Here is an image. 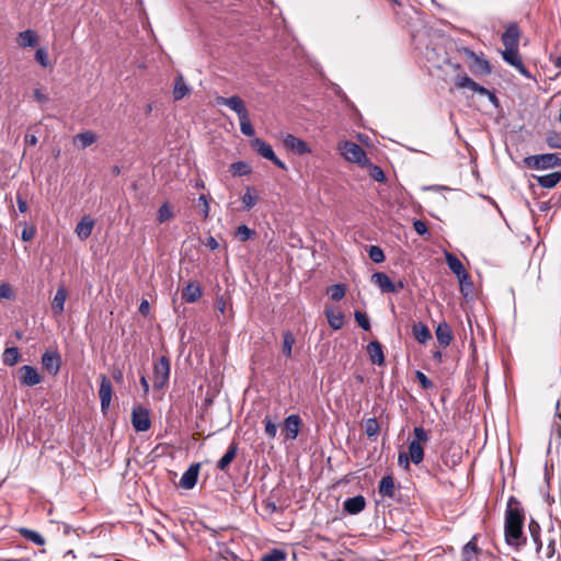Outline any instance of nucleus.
<instances>
[{
  "label": "nucleus",
  "instance_id": "nucleus-1",
  "mask_svg": "<svg viewBox=\"0 0 561 561\" xmlns=\"http://www.w3.org/2000/svg\"><path fill=\"white\" fill-rule=\"evenodd\" d=\"M524 520L522 503L515 496H511L505 511L504 536L506 543L515 549H519L526 543L523 531Z\"/></svg>",
  "mask_w": 561,
  "mask_h": 561
},
{
  "label": "nucleus",
  "instance_id": "nucleus-2",
  "mask_svg": "<svg viewBox=\"0 0 561 561\" xmlns=\"http://www.w3.org/2000/svg\"><path fill=\"white\" fill-rule=\"evenodd\" d=\"M341 156L348 162L357 163L358 165L365 167L369 163L365 150L356 142L342 141L337 147Z\"/></svg>",
  "mask_w": 561,
  "mask_h": 561
},
{
  "label": "nucleus",
  "instance_id": "nucleus-3",
  "mask_svg": "<svg viewBox=\"0 0 561 561\" xmlns=\"http://www.w3.org/2000/svg\"><path fill=\"white\" fill-rule=\"evenodd\" d=\"M171 364L167 356H161L153 363V388L157 390L163 389L170 378Z\"/></svg>",
  "mask_w": 561,
  "mask_h": 561
},
{
  "label": "nucleus",
  "instance_id": "nucleus-4",
  "mask_svg": "<svg viewBox=\"0 0 561 561\" xmlns=\"http://www.w3.org/2000/svg\"><path fill=\"white\" fill-rule=\"evenodd\" d=\"M525 163L534 169H550L561 165V158L557 153L534 154L525 158Z\"/></svg>",
  "mask_w": 561,
  "mask_h": 561
},
{
  "label": "nucleus",
  "instance_id": "nucleus-5",
  "mask_svg": "<svg viewBox=\"0 0 561 561\" xmlns=\"http://www.w3.org/2000/svg\"><path fill=\"white\" fill-rule=\"evenodd\" d=\"M251 145L261 157L270 160L273 164H275L276 167H278L282 170L287 169L286 164L280 159L277 158V156L275 154V152L270 144H267L266 141H264L260 138H254L251 141Z\"/></svg>",
  "mask_w": 561,
  "mask_h": 561
},
{
  "label": "nucleus",
  "instance_id": "nucleus-6",
  "mask_svg": "<svg viewBox=\"0 0 561 561\" xmlns=\"http://www.w3.org/2000/svg\"><path fill=\"white\" fill-rule=\"evenodd\" d=\"M131 424L136 432H146L151 427L149 410L142 405L133 408Z\"/></svg>",
  "mask_w": 561,
  "mask_h": 561
},
{
  "label": "nucleus",
  "instance_id": "nucleus-7",
  "mask_svg": "<svg viewBox=\"0 0 561 561\" xmlns=\"http://www.w3.org/2000/svg\"><path fill=\"white\" fill-rule=\"evenodd\" d=\"M302 426L301 417L298 414H290L284 420L282 434L285 440H294L297 438Z\"/></svg>",
  "mask_w": 561,
  "mask_h": 561
},
{
  "label": "nucleus",
  "instance_id": "nucleus-8",
  "mask_svg": "<svg viewBox=\"0 0 561 561\" xmlns=\"http://www.w3.org/2000/svg\"><path fill=\"white\" fill-rule=\"evenodd\" d=\"M216 104L228 106L231 111L236 112L238 118L249 113L243 100L238 95H232L230 98L217 96Z\"/></svg>",
  "mask_w": 561,
  "mask_h": 561
},
{
  "label": "nucleus",
  "instance_id": "nucleus-9",
  "mask_svg": "<svg viewBox=\"0 0 561 561\" xmlns=\"http://www.w3.org/2000/svg\"><path fill=\"white\" fill-rule=\"evenodd\" d=\"M455 85L458 89L467 88L471 90L474 93H478L480 95L486 96L489 93V89L480 85L476 81H473L471 78H469L466 73H458L455 77Z\"/></svg>",
  "mask_w": 561,
  "mask_h": 561
},
{
  "label": "nucleus",
  "instance_id": "nucleus-10",
  "mask_svg": "<svg viewBox=\"0 0 561 561\" xmlns=\"http://www.w3.org/2000/svg\"><path fill=\"white\" fill-rule=\"evenodd\" d=\"M283 142L287 149L291 150L296 154L304 156L311 152V148L305 140L291 134H287Z\"/></svg>",
  "mask_w": 561,
  "mask_h": 561
},
{
  "label": "nucleus",
  "instance_id": "nucleus-11",
  "mask_svg": "<svg viewBox=\"0 0 561 561\" xmlns=\"http://www.w3.org/2000/svg\"><path fill=\"white\" fill-rule=\"evenodd\" d=\"M20 373V382L23 386L33 387L41 382L42 377L38 374L37 369L30 365H24L19 369Z\"/></svg>",
  "mask_w": 561,
  "mask_h": 561
},
{
  "label": "nucleus",
  "instance_id": "nucleus-12",
  "mask_svg": "<svg viewBox=\"0 0 561 561\" xmlns=\"http://www.w3.org/2000/svg\"><path fill=\"white\" fill-rule=\"evenodd\" d=\"M112 393L113 387L111 380L105 375H101L99 397L102 411H106L110 408Z\"/></svg>",
  "mask_w": 561,
  "mask_h": 561
},
{
  "label": "nucleus",
  "instance_id": "nucleus-13",
  "mask_svg": "<svg viewBox=\"0 0 561 561\" xmlns=\"http://www.w3.org/2000/svg\"><path fill=\"white\" fill-rule=\"evenodd\" d=\"M469 57L473 59L470 70L476 76H488L491 73V66L484 58L477 56L472 50L465 49Z\"/></svg>",
  "mask_w": 561,
  "mask_h": 561
},
{
  "label": "nucleus",
  "instance_id": "nucleus-14",
  "mask_svg": "<svg viewBox=\"0 0 561 561\" xmlns=\"http://www.w3.org/2000/svg\"><path fill=\"white\" fill-rule=\"evenodd\" d=\"M519 36L520 31L518 25L516 23H511L502 34V43L505 48H518Z\"/></svg>",
  "mask_w": 561,
  "mask_h": 561
},
{
  "label": "nucleus",
  "instance_id": "nucleus-15",
  "mask_svg": "<svg viewBox=\"0 0 561 561\" xmlns=\"http://www.w3.org/2000/svg\"><path fill=\"white\" fill-rule=\"evenodd\" d=\"M199 463H192L188 467V469L182 474L179 482V485L182 489L192 490L196 485L199 473Z\"/></svg>",
  "mask_w": 561,
  "mask_h": 561
},
{
  "label": "nucleus",
  "instance_id": "nucleus-16",
  "mask_svg": "<svg viewBox=\"0 0 561 561\" xmlns=\"http://www.w3.org/2000/svg\"><path fill=\"white\" fill-rule=\"evenodd\" d=\"M43 367L51 375H57L61 366V357L57 352H45L42 355Z\"/></svg>",
  "mask_w": 561,
  "mask_h": 561
},
{
  "label": "nucleus",
  "instance_id": "nucleus-17",
  "mask_svg": "<svg viewBox=\"0 0 561 561\" xmlns=\"http://www.w3.org/2000/svg\"><path fill=\"white\" fill-rule=\"evenodd\" d=\"M445 257L449 270L457 276L459 282L468 278V272L456 255L445 252Z\"/></svg>",
  "mask_w": 561,
  "mask_h": 561
},
{
  "label": "nucleus",
  "instance_id": "nucleus-18",
  "mask_svg": "<svg viewBox=\"0 0 561 561\" xmlns=\"http://www.w3.org/2000/svg\"><path fill=\"white\" fill-rule=\"evenodd\" d=\"M366 507V499L363 495L348 497L343 503V510L350 515H357Z\"/></svg>",
  "mask_w": 561,
  "mask_h": 561
},
{
  "label": "nucleus",
  "instance_id": "nucleus-19",
  "mask_svg": "<svg viewBox=\"0 0 561 561\" xmlns=\"http://www.w3.org/2000/svg\"><path fill=\"white\" fill-rule=\"evenodd\" d=\"M371 282L380 288L382 293L396 294L394 283L383 272H376L371 275Z\"/></svg>",
  "mask_w": 561,
  "mask_h": 561
},
{
  "label": "nucleus",
  "instance_id": "nucleus-20",
  "mask_svg": "<svg viewBox=\"0 0 561 561\" xmlns=\"http://www.w3.org/2000/svg\"><path fill=\"white\" fill-rule=\"evenodd\" d=\"M436 339L442 347H447L454 340L450 325L447 322H440L435 330Z\"/></svg>",
  "mask_w": 561,
  "mask_h": 561
},
{
  "label": "nucleus",
  "instance_id": "nucleus-21",
  "mask_svg": "<svg viewBox=\"0 0 561 561\" xmlns=\"http://www.w3.org/2000/svg\"><path fill=\"white\" fill-rule=\"evenodd\" d=\"M367 353L373 364L381 366L385 363L382 345L379 341H371L367 345Z\"/></svg>",
  "mask_w": 561,
  "mask_h": 561
},
{
  "label": "nucleus",
  "instance_id": "nucleus-22",
  "mask_svg": "<svg viewBox=\"0 0 561 561\" xmlns=\"http://www.w3.org/2000/svg\"><path fill=\"white\" fill-rule=\"evenodd\" d=\"M478 536L474 535L463 547L461 551L462 561H478V554L481 550L477 545Z\"/></svg>",
  "mask_w": 561,
  "mask_h": 561
},
{
  "label": "nucleus",
  "instance_id": "nucleus-23",
  "mask_svg": "<svg viewBox=\"0 0 561 561\" xmlns=\"http://www.w3.org/2000/svg\"><path fill=\"white\" fill-rule=\"evenodd\" d=\"M67 295V289L64 286L58 287L51 301V311L55 316H60L64 312Z\"/></svg>",
  "mask_w": 561,
  "mask_h": 561
},
{
  "label": "nucleus",
  "instance_id": "nucleus-24",
  "mask_svg": "<svg viewBox=\"0 0 561 561\" xmlns=\"http://www.w3.org/2000/svg\"><path fill=\"white\" fill-rule=\"evenodd\" d=\"M94 220L89 216H84L76 226V233L80 240L88 239L93 230Z\"/></svg>",
  "mask_w": 561,
  "mask_h": 561
},
{
  "label": "nucleus",
  "instance_id": "nucleus-25",
  "mask_svg": "<svg viewBox=\"0 0 561 561\" xmlns=\"http://www.w3.org/2000/svg\"><path fill=\"white\" fill-rule=\"evenodd\" d=\"M202 297V289L197 283H188L182 290V299L187 304L196 302Z\"/></svg>",
  "mask_w": 561,
  "mask_h": 561
},
{
  "label": "nucleus",
  "instance_id": "nucleus-26",
  "mask_svg": "<svg viewBox=\"0 0 561 561\" xmlns=\"http://www.w3.org/2000/svg\"><path fill=\"white\" fill-rule=\"evenodd\" d=\"M238 453V445L236 443H231L228 446L227 451L225 455L218 460L217 462V469L219 471H227L229 465L232 462V460L236 458Z\"/></svg>",
  "mask_w": 561,
  "mask_h": 561
},
{
  "label": "nucleus",
  "instance_id": "nucleus-27",
  "mask_svg": "<svg viewBox=\"0 0 561 561\" xmlns=\"http://www.w3.org/2000/svg\"><path fill=\"white\" fill-rule=\"evenodd\" d=\"M38 43V35L33 30H25L18 35V44L21 48L35 47Z\"/></svg>",
  "mask_w": 561,
  "mask_h": 561
},
{
  "label": "nucleus",
  "instance_id": "nucleus-28",
  "mask_svg": "<svg viewBox=\"0 0 561 561\" xmlns=\"http://www.w3.org/2000/svg\"><path fill=\"white\" fill-rule=\"evenodd\" d=\"M412 334L414 339L421 344H425L432 339L430 329L423 322H416L412 325Z\"/></svg>",
  "mask_w": 561,
  "mask_h": 561
},
{
  "label": "nucleus",
  "instance_id": "nucleus-29",
  "mask_svg": "<svg viewBox=\"0 0 561 561\" xmlns=\"http://www.w3.org/2000/svg\"><path fill=\"white\" fill-rule=\"evenodd\" d=\"M191 92L190 87L186 84L183 75L179 73L174 80L173 99L175 101L182 100Z\"/></svg>",
  "mask_w": 561,
  "mask_h": 561
},
{
  "label": "nucleus",
  "instance_id": "nucleus-30",
  "mask_svg": "<svg viewBox=\"0 0 561 561\" xmlns=\"http://www.w3.org/2000/svg\"><path fill=\"white\" fill-rule=\"evenodd\" d=\"M378 490L382 497L393 499L396 493L393 478L391 476L382 477Z\"/></svg>",
  "mask_w": 561,
  "mask_h": 561
},
{
  "label": "nucleus",
  "instance_id": "nucleus-31",
  "mask_svg": "<svg viewBox=\"0 0 561 561\" xmlns=\"http://www.w3.org/2000/svg\"><path fill=\"white\" fill-rule=\"evenodd\" d=\"M561 181V172L554 171L549 174L537 176V182L541 187L553 188Z\"/></svg>",
  "mask_w": 561,
  "mask_h": 561
},
{
  "label": "nucleus",
  "instance_id": "nucleus-32",
  "mask_svg": "<svg viewBox=\"0 0 561 561\" xmlns=\"http://www.w3.org/2000/svg\"><path fill=\"white\" fill-rule=\"evenodd\" d=\"M325 317L328 319L329 325L333 330H339L344 324V316H343V313L342 312H334V310L332 308H327L325 309Z\"/></svg>",
  "mask_w": 561,
  "mask_h": 561
},
{
  "label": "nucleus",
  "instance_id": "nucleus-33",
  "mask_svg": "<svg viewBox=\"0 0 561 561\" xmlns=\"http://www.w3.org/2000/svg\"><path fill=\"white\" fill-rule=\"evenodd\" d=\"M19 534L26 540L33 542L36 546H44L45 538L37 531L28 529V528H20Z\"/></svg>",
  "mask_w": 561,
  "mask_h": 561
},
{
  "label": "nucleus",
  "instance_id": "nucleus-34",
  "mask_svg": "<svg viewBox=\"0 0 561 561\" xmlns=\"http://www.w3.org/2000/svg\"><path fill=\"white\" fill-rule=\"evenodd\" d=\"M410 459L414 465H419L424 459V448L416 442H410L409 444Z\"/></svg>",
  "mask_w": 561,
  "mask_h": 561
},
{
  "label": "nucleus",
  "instance_id": "nucleus-35",
  "mask_svg": "<svg viewBox=\"0 0 561 561\" xmlns=\"http://www.w3.org/2000/svg\"><path fill=\"white\" fill-rule=\"evenodd\" d=\"M19 348L15 346L7 347L2 355L3 364L7 366H14L20 359Z\"/></svg>",
  "mask_w": 561,
  "mask_h": 561
},
{
  "label": "nucleus",
  "instance_id": "nucleus-36",
  "mask_svg": "<svg viewBox=\"0 0 561 561\" xmlns=\"http://www.w3.org/2000/svg\"><path fill=\"white\" fill-rule=\"evenodd\" d=\"M96 139H98V137L92 130H87V131L77 134L73 138V141H75V144L77 141H79L80 146L82 148H87V147L91 146L92 144H94L96 141Z\"/></svg>",
  "mask_w": 561,
  "mask_h": 561
},
{
  "label": "nucleus",
  "instance_id": "nucleus-37",
  "mask_svg": "<svg viewBox=\"0 0 561 561\" xmlns=\"http://www.w3.org/2000/svg\"><path fill=\"white\" fill-rule=\"evenodd\" d=\"M502 57L508 65L514 68H516L522 62L518 48H505V50L502 51Z\"/></svg>",
  "mask_w": 561,
  "mask_h": 561
},
{
  "label": "nucleus",
  "instance_id": "nucleus-38",
  "mask_svg": "<svg viewBox=\"0 0 561 561\" xmlns=\"http://www.w3.org/2000/svg\"><path fill=\"white\" fill-rule=\"evenodd\" d=\"M529 533H530V536H531V539L535 543V549L537 552H539L542 548V542L540 540V526L537 522H535L534 519L530 520L529 523Z\"/></svg>",
  "mask_w": 561,
  "mask_h": 561
},
{
  "label": "nucleus",
  "instance_id": "nucleus-39",
  "mask_svg": "<svg viewBox=\"0 0 561 561\" xmlns=\"http://www.w3.org/2000/svg\"><path fill=\"white\" fill-rule=\"evenodd\" d=\"M365 434L368 438H375L379 434V424L376 417H369L364 423Z\"/></svg>",
  "mask_w": 561,
  "mask_h": 561
},
{
  "label": "nucleus",
  "instance_id": "nucleus-40",
  "mask_svg": "<svg viewBox=\"0 0 561 561\" xmlns=\"http://www.w3.org/2000/svg\"><path fill=\"white\" fill-rule=\"evenodd\" d=\"M346 287L343 284H334L328 288V294L333 301H340L345 296Z\"/></svg>",
  "mask_w": 561,
  "mask_h": 561
},
{
  "label": "nucleus",
  "instance_id": "nucleus-41",
  "mask_svg": "<svg viewBox=\"0 0 561 561\" xmlns=\"http://www.w3.org/2000/svg\"><path fill=\"white\" fill-rule=\"evenodd\" d=\"M295 344V337H294V334L290 332V331H286L284 332L283 334V354L286 356V357H290L291 356V350H293V345Z\"/></svg>",
  "mask_w": 561,
  "mask_h": 561
},
{
  "label": "nucleus",
  "instance_id": "nucleus-42",
  "mask_svg": "<svg viewBox=\"0 0 561 561\" xmlns=\"http://www.w3.org/2000/svg\"><path fill=\"white\" fill-rule=\"evenodd\" d=\"M230 171L236 176H243L251 172V167L247 162L238 161L230 165Z\"/></svg>",
  "mask_w": 561,
  "mask_h": 561
},
{
  "label": "nucleus",
  "instance_id": "nucleus-43",
  "mask_svg": "<svg viewBox=\"0 0 561 561\" xmlns=\"http://www.w3.org/2000/svg\"><path fill=\"white\" fill-rule=\"evenodd\" d=\"M239 122H240V130L244 136L251 137L254 135L255 130L250 122L249 113L241 116L239 118Z\"/></svg>",
  "mask_w": 561,
  "mask_h": 561
},
{
  "label": "nucleus",
  "instance_id": "nucleus-44",
  "mask_svg": "<svg viewBox=\"0 0 561 561\" xmlns=\"http://www.w3.org/2000/svg\"><path fill=\"white\" fill-rule=\"evenodd\" d=\"M287 554L282 549H272L267 553L263 554L261 561H284Z\"/></svg>",
  "mask_w": 561,
  "mask_h": 561
},
{
  "label": "nucleus",
  "instance_id": "nucleus-45",
  "mask_svg": "<svg viewBox=\"0 0 561 561\" xmlns=\"http://www.w3.org/2000/svg\"><path fill=\"white\" fill-rule=\"evenodd\" d=\"M254 236L255 231L253 229H250L247 225H240L237 228L236 237L242 242L250 240Z\"/></svg>",
  "mask_w": 561,
  "mask_h": 561
},
{
  "label": "nucleus",
  "instance_id": "nucleus-46",
  "mask_svg": "<svg viewBox=\"0 0 561 561\" xmlns=\"http://www.w3.org/2000/svg\"><path fill=\"white\" fill-rule=\"evenodd\" d=\"M35 60L44 68L51 67V64L48 58L47 49L44 47H39L35 51Z\"/></svg>",
  "mask_w": 561,
  "mask_h": 561
},
{
  "label": "nucleus",
  "instance_id": "nucleus-47",
  "mask_svg": "<svg viewBox=\"0 0 561 561\" xmlns=\"http://www.w3.org/2000/svg\"><path fill=\"white\" fill-rule=\"evenodd\" d=\"M430 440L428 433L422 427L416 426L413 430V439L411 442H416L417 444L422 445Z\"/></svg>",
  "mask_w": 561,
  "mask_h": 561
},
{
  "label": "nucleus",
  "instance_id": "nucleus-48",
  "mask_svg": "<svg viewBox=\"0 0 561 561\" xmlns=\"http://www.w3.org/2000/svg\"><path fill=\"white\" fill-rule=\"evenodd\" d=\"M369 167V176L379 182L382 183L386 181V175L382 169L378 165L371 164L370 162L367 164Z\"/></svg>",
  "mask_w": 561,
  "mask_h": 561
},
{
  "label": "nucleus",
  "instance_id": "nucleus-49",
  "mask_svg": "<svg viewBox=\"0 0 561 561\" xmlns=\"http://www.w3.org/2000/svg\"><path fill=\"white\" fill-rule=\"evenodd\" d=\"M368 255L370 260L375 263H381L385 261V253L382 249L378 245H370L368 250Z\"/></svg>",
  "mask_w": 561,
  "mask_h": 561
},
{
  "label": "nucleus",
  "instance_id": "nucleus-50",
  "mask_svg": "<svg viewBox=\"0 0 561 561\" xmlns=\"http://www.w3.org/2000/svg\"><path fill=\"white\" fill-rule=\"evenodd\" d=\"M241 201L243 203V208L245 210H250L251 208H253L255 206V204L257 202V197L255 195H252L251 194V188L248 187L247 192L241 197Z\"/></svg>",
  "mask_w": 561,
  "mask_h": 561
},
{
  "label": "nucleus",
  "instance_id": "nucleus-51",
  "mask_svg": "<svg viewBox=\"0 0 561 561\" xmlns=\"http://www.w3.org/2000/svg\"><path fill=\"white\" fill-rule=\"evenodd\" d=\"M173 217V213L168 203L162 204L158 209V221L160 224L171 219Z\"/></svg>",
  "mask_w": 561,
  "mask_h": 561
},
{
  "label": "nucleus",
  "instance_id": "nucleus-52",
  "mask_svg": "<svg viewBox=\"0 0 561 561\" xmlns=\"http://www.w3.org/2000/svg\"><path fill=\"white\" fill-rule=\"evenodd\" d=\"M354 318L356 320V322L358 323V325L364 330V331H369L370 330V322H369V319L367 317L366 313L362 312V311H358L356 310L354 312Z\"/></svg>",
  "mask_w": 561,
  "mask_h": 561
},
{
  "label": "nucleus",
  "instance_id": "nucleus-53",
  "mask_svg": "<svg viewBox=\"0 0 561 561\" xmlns=\"http://www.w3.org/2000/svg\"><path fill=\"white\" fill-rule=\"evenodd\" d=\"M415 377L423 389L428 390L434 387V382L424 373L416 370Z\"/></svg>",
  "mask_w": 561,
  "mask_h": 561
},
{
  "label": "nucleus",
  "instance_id": "nucleus-54",
  "mask_svg": "<svg viewBox=\"0 0 561 561\" xmlns=\"http://www.w3.org/2000/svg\"><path fill=\"white\" fill-rule=\"evenodd\" d=\"M264 424H265V434L270 438H275L277 433V425L271 420L270 416L264 417Z\"/></svg>",
  "mask_w": 561,
  "mask_h": 561
},
{
  "label": "nucleus",
  "instance_id": "nucleus-55",
  "mask_svg": "<svg viewBox=\"0 0 561 561\" xmlns=\"http://www.w3.org/2000/svg\"><path fill=\"white\" fill-rule=\"evenodd\" d=\"M547 144L550 148L553 149H560L561 148V134L559 133H551L547 137Z\"/></svg>",
  "mask_w": 561,
  "mask_h": 561
},
{
  "label": "nucleus",
  "instance_id": "nucleus-56",
  "mask_svg": "<svg viewBox=\"0 0 561 561\" xmlns=\"http://www.w3.org/2000/svg\"><path fill=\"white\" fill-rule=\"evenodd\" d=\"M459 284H460V290H461L462 295L465 297H467L473 288V283L470 278V275L468 274V278L462 279V282H459Z\"/></svg>",
  "mask_w": 561,
  "mask_h": 561
},
{
  "label": "nucleus",
  "instance_id": "nucleus-57",
  "mask_svg": "<svg viewBox=\"0 0 561 561\" xmlns=\"http://www.w3.org/2000/svg\"><path fill=\"white\" fill-rule=\"evenodd\" d=\"M14 294L9 284L0 285V299H13Z\"/></svg>",
  "mask_w": 561,
  "mask_h": 561
},
{
  "label": "nucleus",
  "instance_id": "nucleus-58",
  "mask_svg": "<svg viewBox=\"0 0 561 561\" xmlns=\"http://www.w3.org/2000/svg\"><path fill=\"white\" fill-rule=\"evenodd\" d=\"M198 202H199V206H201V210L203 213V216L206 219L209 216V203H208V199H207V197L205 195L202 194L198 197Z\"/></svg>",
  "mask_w": 561,
  "mask_h": 561
},
{
  "label": "nucleus",
  "instance_id": "nucleus-59",
  "mask_svg": "<svg viewBox=\"0 0 561 561\" xmlns=\"http://www.w3.org/2000/svg\"><path fill=\"white\" fill-rule=\"evenodd\" d=\"M35 232H36L35 227L26 226V227L22 230L21 239H22L23 241H30V240H32V239L34 238Z\"/></svg>",
  "mask_w": 561,
  "mask_h": 561
},
{
  "label": "nucleus",
  "instance_id": "nucleus-60",
  "mask_svg": "<svg viewBox=\"0 0 561 561\" xmlns=\"http://www.w3.org/2000/svg\"><path fill=\"white\" fill-rule=\"evenodd\" d=\"M413 228H414L415 232L420 236H424L428 232L426 224L419 219L414 220Z\"/></svg>",
  "mask_w": 561,
  "mask_h": 561
},
{
  "label": "nucleus",
  "instance_id": "nucleus-61",
  "mask_svg": "<svg viewBox=\"0 0 561 561\" xmlns=\"http://www.w3.org/2000/svg\"><path fill=\"white\" fill-rule=\"evenodd\" d=\"M410 455H408L407 453L402 451L399 454L398 456V463L400 467H403L405 469L409 468V465H410Z\"/></svg>",
  "mask_w": 561,
  "mask_h": 561
},
{
  "label": "nucleus",
  "instance_id": "nucleus-62",
  "mask_svg": "<svg viewBox=\"0 0 561 561\" xmlns=\"http://www.w3.org/2000/svg\"><path fill=\"white\" fill-rule=\"evenodd\" d=\"M16 203H18V208H19L20 213L23 214V213L27 211V209H28L27 202L20 194L16 195Z\"/></svg>",
  "mask_w": 561,
  "mask_h": 561
},
{
  "label": "nucleus",
  "instance_id": "nucleus-63",
  "mask_svg": "<svg viewBox=\"0 0 561 561\" xmlns=\"http://www.w3.org/2000/svg\"><path fill=\"white\" fill-rule=\"evenodd\" d=\"M264 506H265V510H266L268 513H271V514L278 512V506H277V505H276V503H275V502H273V501H267V502H265V503H264Z\"/></svg>",
  "mask_w": 561,
  "mask_h": 561
},
{
  "label": "nucleus",
  "instance_id": "nucleus-64",
  "mask_svg": "<svg viewBox=\"0 0 561 561\" xmlns=\"http://www.w3.org/2000/svg\"><path fill=\"white\" fill-rule=\"evenodd\" d=\"M522 76H524L525 78H528L530 79L531 78V75L530 72L528 71V69L525 67V65L523 64V61L515 68Z\"/></svg>",
  "mask_w": 561,
  "mask_h": 561
}]
</instances>
